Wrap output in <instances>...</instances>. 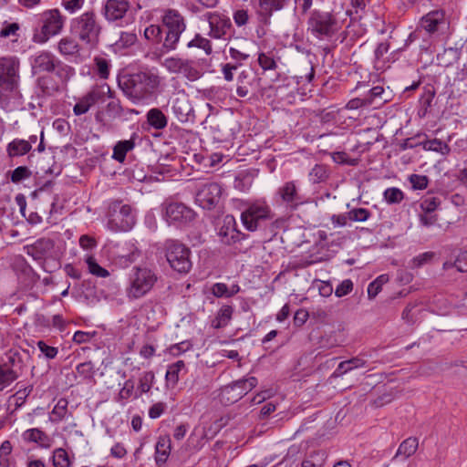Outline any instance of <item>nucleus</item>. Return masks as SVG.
I'll use <instances>...</instances> for the list:
<instances>
[{
	"label": "nucleus",
	"mask_w": 467,
	"mask_h": 467,
	"mask_svg": "<svg viewBox=\"0 0 467 467\" xmlns=\"http://www.w3.org/2000/svg\"><path fill=\"white\" fill-rule=\"evenodd\" d=\"M252 86L249 73L242 71L237 78L236 94L240 98H245L249 94V88Z\"/></svg>",
	"instance_id": "41"
},
{
	"label": "nucleus",
	"mask_w": 467,
	"mask_h": 467,
	"mask_svg": "<svg viewBox=\"0 0 467 467\" xmlns=\"http://www.w3.org/2000/svg\"><path fill=\"white\" fill-rule=\"evenodd\" d=\"M257 62L264 71L275 70L277 68V63L272 52H260L258 54Z\"/></svg>",
	"instance_id": "47"
},
{
	"label": "nucleus",
	"mask_w": 467,
	"mask_h": 467,
	"mask_svg": "<svg viewBox=\"0 0 467 467\" xmlns=\"http://www.w3.org/2000/svg\"><path fill=\"white\" fill-rule=\"evenodd\" d=\"M384 88L381 86H376L369 89L367 95L364 96L365 100L370 102V106L377 105L380 106L388 101L387 99H383Z\"/></svg>",
	"instance_id": "44"
},
{
	"label": "nucleus",
	"mask_w": 467,
	"mask_h": 467,
	"mask_svg": "<svg viewBox=\"0 0 467 467\" xmlns=\"http://www.w3.org/2000/svg\"><path fill=\"white\" fill-rule=\"evenodd\" d=\"M17 378L16 368H9L7 364H0V391L11 385Z\"/></svg>",
	"instance_id": "37"
},
{
	"label": "nucleus",
	"mask_w": 467,
	"mask_h": 467,
	"mask_svg": "<svg viewBox=\"0 0 467 467\" xmlns=\"http://www.w3.org/2000/svg\"><path fill=\"white\" fill-rule=\"evenodd\" d=\"M222 187L217 182L203 184L196 193L195 202L204 210L214 209L220 202Z\"/></svg>",
	"instance_id": "20"
},
{
	"label": "nucleus",
	"mask_w": 467,
	"mask_h": 467,
	"mask_svg": "<svg viewBox=\"0 0 467 467\" xmlns=\"http://www.w3.org/2000/svg\"><path fill=\"white\" fill-rule=\"evenodd\" d=\"M196 213L182 202H171L165 209V218L169 224L182 227L192 223Z\"/></svg>",
	"instance_id": "19"
},
{
	"label": "nucleus",
	"mask_w": 467,
	"mask_h": 467,
	"mask_svg": "<svg viewBox=\"0 0 467 467\" xmlns=\"http://www.w3.org/2000/svg\"><path fill=\"white\" fill-rule=\"evenodd\" d=\"M37 347L40 352L45 356L47 359H54L58 354V348L56 347H52L47 345L45 341L39 340L37 342Z\"/></svg>",
	"instance_id": "64"
},
{
	"label": "nucleus",
	"mask_w": 467,
	"mask_h": 467,
	"mask_svg": "<svg viewBox=\"0 0 467 467\" xmlns=\"http://www.w3.org/2000/svg\"><path fill=\"white\" fill-rule=\"evenodd\" d=\"M181 74L192 81L196 80L201 77V73L194 67L193 61L188 59H184Z\"/></svg>",
	"instance_id": "53"
},
{
	"label": "nucleus",
	"mask_w": 467,
	"mask_h": 467,
	"mask_svg": "<svg viewBox=\"0 0 467 467\" xmlns=\"http://www.w3.org/2000/svg\"><path fill=\"white\" fill-rule=\"evenodd\" d=\"M163 29V51L174 50L180 40L181 35L186 29V22L183 16L175 9H167L161 17Z\"/></svg>",
	"instance_id": "9"
},
{
	"label": "nucleus",
	"mask_w": 467,
	"mask_h": 467,
	"mask_svg": "<svg viewBox=\"0 0 467 467\" xmlns=\"http://www.w3.org/2000/svg\"><path fill=\"white\" fill-rule=\"evenodd\" d=\"M13 269L20 283L26 288H32L40 280V275L22 255L16 258Z\"/></svg>",
	"instance_id": "21"
},
{
	"label": "nucleus",
	"mask_w": 467,
	"mask_h": 467,
	"mask_svg": "<svg viewBox=\"0 0 467 467\" xmlns=\"http://www.w3.org/2000/svg\"><path fill=\"white\" fill-rule=\"evenodd\" d=\"M73 67L66 64L53 53L49 51H42L38 53L33 59L32 69L36 73H53L54 70H69Z\"/></svg>",
	"instance_id": "17"
},
{
	"label": "nucleus",
	"mask_w": 467,
	"mask_h": 467,
	"mask_svg": "<svg viewBox=\"0 0 467 467\" xmlns=\"http://www.w3.org/2000/svg\"><path fill=\"white\" fill-rule=\"evenodd\" d=\"M5 364H7L9 366V368H16V373L18 375L21 373L22 368L24 367V362L22 359V356L17 351L10 350L7 353V362Z\"/></svg>",
	"instance_id": "52"
},
{
	"label": "nucleus",
	"mask_w": 467,
	"mask_h": 467,
	"mask_svg": "<svg viewBox=\"0 0 467 467\" xmlns=\"http://www.w3.org/2000/svg\"><path fill=\"white\" fill-rule=\"evenodd\" d=\"M185 368V363L183 360H178L171 365L168 366L166 375H165V380L167 386H171V388H174L180 378L179 374L180 372Z\"/></svg>",
	"instance_id": "35"
},
{
	"label": "nucleus",
	"mask_w": 467,
	"mask_h": 467,
	"mask_svg": "<svg viewBox=\"0 0 467 467\" xmlns=\"http://www.w3.org/2000/svg\"><path fill=\"white\" fill-rule=\"evenodd\" d=\"M23 438L27 442H36L43 448L51 446L50 437L43 431L37 428L26 430L23 433Z\"/></svg>",
	"instance_id": "30"
},
{
	"label": "nucleus",
	"mask_w": 467,
	"mask_h": 467,
	"mask_svg": "<svg viewBox=\"0 0 467 467\" xmlns=\"http://www.w3.org/2000/svg\"><path fill=\"white\" fill-rule=\"evenodd\" d=\"M329 177V170L327 165L316 164L309 172V179L313 183L325 182Z\"/></svg>",
	"instance_id": "43"
},
{
	"label": "nucleus",
	"mask_w": 467,
	"mask_h": 467,
	"mask_svg": "<svg viewBox=\"0 0 467 467\" xmlns=\"http://www.w3.org/2000/svg\"><path fill=\"white\" fill-rule=\"evenodd\" d=\"M144 36L147 40H150L153 43L163 45V29L160 25H150L144 30ZM161 52L163 51V46L161 47Z\"/></svg>",
	"instance_id": "40"
},
{
	"label": "nucleus",
	"mask_w": 467,
	"mask_h": 467,
	"mask_svg": "<svg viewBox=\"0 0 467 467\" xmlns=\"http://www.w3.org/2000/svg\"><path fill=\"white\" fill-rule=\"evenodd\" d=\"M306 25L307 31L320 40L331 39L342 28V22L338 17V14L333 10H312L309 13Z\"/></svg>",
	"instance_id": "3"
},
{
	"label": "nucleus",
	"mask_w": 467,
	"mask_h": 467,
	"mask_svg": "<svg viewBox=\"0 0 467 467\" xmlns=\"http://www.w3.org/2000/svg\"><path fill=\"white\" fill-rule=\"evenodd\" d=\"M157 280L158 277L151 269L134 266L129 276L126 296L130 301L142 298L152 290Z\"/></svg>",
	"instance_id": "5"
},
{
	"label": "nucleus",
	"mask_w": 467,
	"mask_h": 467,
	"mask_svg": "<svg viewBox=\"0 0 467 467\" xmlns=\"http://www.w3.org/2000/svg\"><path fill=\"white\" fill-rule=\"evenodd\" d=\"M162 78L157 69L142 67L118 77V85L133 103L152 101L161 92Z\"/></svg>",
	"instance_id": "1"
},
{
	"label": "nucleus",
	"mask_w": 467,
	"mask_h": 467,
	"mask_svg": "<svg viewBox=\"0 0 467 467\" xmlns=\"http://www.w3.org/2000/svg\"><path fill=\"white\" fill-rule=\"evenodd\" d=\"M24 251L47 273L51 274L60 267L55 251V242L50 238H38L34 243L25 245Z\"/></svg>",
	"instance_id": "4"
},
{
	"label": "nucleus",
	"mask_w": 467,
	"mask_h": 467,
	"mask_svg": "<svg viewBox=\"0 0 467 467\" xmlns=\"http://www.w3.org/2000/svg\"><path fill=\"white\" fill-rule=\"evenodd\" d=\"M65 16L57 8L44 11L37 17V26L34 28L33 41L46 43L50 37L59 34L64 26Z\"/></svg>",
	"instance_id": "8"
},
{
	"label": "nucleus",
	"mask_w": 467,
	"mask_h": 467,
	"mask_svg": "<svg viewBox=\"0 0 467 467\" xmlns=\"http://www.w3.org/2000/svg\"><path fill=\"white\" fill-rule=\"evenodd\" d=\"M58 51L63 56H77L79 55L81 46L78 42V38L74 36H65L60 39L57 45Z\"/></svg>",
	"instance_id": "31"
},
{
	"label": "nucleus",
	"mask_w": 467,
	"mask_h": 467,
	"mask_svg": "<svg viewBox=\"0 0 467 467\" xmlns=\"http://www.w3.org/2000/svg\"><path fill=\"white\" fill-rule=\"evenodd\" d=\"M30 152V144L23 139H14L6 145V153L11 161L29 153L27 159L30 161L33 157V153Z\"/></svg>",
	"instance_id": "27"
},
{
	"label": "nucleus",
	"mask_w": 467,
	"mask_h": 467,
	"mask_svg": "<svg viewBox=\"0 0 467 467\" xmlns=\"http://www.w3.org/2000/svg\"><path fill=\"white\" fill-rule=\"evenodd\" d=\"M54 467H69L70 461L67 452L62 449H56L53 455Z\"/></svg>",
	"instance_id": "55"
},
{
	"label": "nucleus",
	"mask_w": 467,
	"mask_h": 467,
	"mask_svg": "<svg viewBox=\"0 0 467 467\" xmlns=\"http://www.w3.org/2000/svg\"><path fill=\"white\" fill-rule=\"evenodd\" d=\"M95 65L97 74L100 78L107 79L109 76V63L106 58L96 57Z\"/></svg>",
	"instance_id": "62"
},
{
	"label": "nucleus",
	"mask_w": 467,
	"mask_h": 467,
	"mask_svg": "<svg viewBox=\"0 0 467 467\" xmlns=\"http://www.w3.org/2000/svg\"><path fill=\"white\" fill-rule=\"evenodd\" d=\"M419 23L420 28H422L430 36L444 35L450 28V21L442 9L430 11L420 17Z\"/></svg>",
	"instance_id": "15"
},
{
	"label": "nucleus",
	"mask_w": 467,
	"mask_h": 467,
	"mask_svg": "<svg viewBox=\"0 0 467 467\" xmlns=\"http://www.w3.org/2000/svg\"><path fill=\"white\" fill-rule=\"evenodd\" d=\"M76 372L83 380L92 381L96 373V368L92 361L79 363L76 367Z\"/></svg>",
	"instance_id": "42"
},
{
	"label": "nucleus",
	"mask_w": 467,
	"mask_h": 467,
	"mask_svg": "<svg viewBox=\"0 0 467 467\" xmlns=\"http://www.w3.org/2000/svg\"><path fill=\"white\" fill-rule=\"evenodd\" d=\"M32 176V171L26 166H18L10 172V180L13 183H19Z\"/></svg>",
	"instance_id": "51"
},
{
	"label": "nucleus",
	"mask_w": 467,
	"mask_h": 467,
	"mask_svg": "<svg viewBox=\"0 0 467 467\" xmlns=\"http://www.w3.org/2000/svg\"><path fill=\"white\" fill-rule=\"evenodd\" d=\"M234 308L232 306L223 305L212 320L211 326L215 329L225 327L232 319Z\"/></svg>",
	"instance_id": "33"
},
{
	"label": "nucleus",
	"mask_w": 467,
	"mask_h": 467,
	"mask_svg": "<svg viewBox=\"0 0 467 467\" xmlns=\"http://www.w3.org/2000/svg\"><path fill=\"white\" fill-rule=\"evenodd\" d=\"M109 250L112 259L122 266H128L140 255V251L130 241L110 244Z\"/></svg>",
	"instance_id": "18"
},
{
	"label": "nucleus",
	"mask_w": 467,
	"mask_h": 467,
	"mask_svg": "<svg viewBox=\"0 0 467 467\" xmlns=\"http://www.w3.org/2000/svg\"><path fill=\"white\" fill-rule=\"evenodd\" d=\"M257 383V379L252 376L223 386L219 394L220 402L224 406L234 404L249 393Z\"/></svg>",
	"instance_id": "13"
},
{
	"label": "nucleus",
	"mask_w": 467,
	"mask_h": 467,
	"mask_svg": "<svg viewBox=\"0 0 467 467\" xmlns=\"http://www.w3.org/2000/svg\"><path fill=\"white\" fill-rule=\"evenodd\" d=\"M389 281L387 275H380L375 280L368 284V299H374L379 292L382 290V285Z\"/></svg>",
	"instance_id": "46"
},
{
	"label": "nucleus",
	"mask_w": 467,
	"mask_h": 467,
	"mask_svg": "<svg viewBox=\"0 0 467 467\" xmlns=\"http://www.w3.org/2000/svg\"><path fill=\"white\" fill-rule=\"evenodd\" d=\"M371 216L366 208H354L348 212V219L353 222H365Z\"/></svg>",
	"instance_id": "60"
},
{
	"label": "nucleus",
	"mask_w": 467,
	"mask_h": 467,
	"mask_svg": "<svg viewBox=\"0 0 467 467\" xmlns=\"http://www.w3.org/2000/svg\"><path fill=\"white\" fill-rule=\"evenodd\" d=\"M130 7L127 0H107L104 5V16L108 21L122 19Z\"/></svg>",
	"instance_id": "25"
},
{
	"label": "nucleus",
	"mask_w": 467,
	"mask_h": 467,
	"mask_svg": "<svg viewBox=\"0 0 467 467\" xmlns=\"http://www.w3.org/2000/svg\"><path fill=\"white\" fill-rule=\"evenodd\" d=\"M275 201L285 207L289 213L296 211L306 203V199L300 192L299 185L296 181L284 182L275 192Z\"/></svg>",
	"instance_id": "14"
},
{
	"label": "nucleus",
	"mask_w": 467,
	"mask_h": 467,
	"mask_svg": "<svg viewBox=\"0 0 467 467\" xmlns=\"http://www.w3.org/2000/svg\"><path fill=\"white\" fill-rule=\"evenodd\" d=\"M192 348V344L189 340H184L177 344L171 345L168 348V352L173 356L178 357L182 355V353H185Z\"/></svg>",
	"instance_id": "59"
},
{
	"label": "nucleus",
	"mask_w": 467,
	"mask_h": 467,
	"mask_svg": "<svg viewBox=\"0 0 467 467\" xmlns=\"http://www.w3.org/2000/svg\"><path fill=\"white\" fill-rule=\"evenodd\" d=\"M69 32L83 45L90 49L98 47L102 26L93 10H88L70 20Z\"/></svg>",
	"instance_id": "2"
},
{
	"label": "nucleus",
	"mask_w": 467,
	"mask_h": 467,
	"mask_svg": "<svg viewBox=\"0 0 467 467\" xmlns=\"http://www.w3.org/2000/svg\"><path fill=\"white\" fill-rule=\"evenodd\" d=\"M67 405H68V401L66 399H64V398L59 399L51 411V417H50L51 421H53V422L61 421L65 418V416L67 412Z\"/></svg>",
	"instance_id": "45"
},
{
	"label": "nucleus",
	"mask_w": 467,
	"mask_h": 467,
	"mask_svg": "<svg viewBox=\"0 0 467 467\" xmlns=\"http://www.w3.org/2000/svg\"><path fill=\"white\" fill-rule=\"evenodd\" d=\"M384 200L389 204H398L400 203L404 199V193L403 192L396 187L388 188L385 190L384 193Z\"/></svg>",
	"instance_id": "49"
},
{
	"label": "nucleus",
	"mask_w": 467,
	"mask_h": 467,
	"mask_svg": "<svg viewBox=\"0 0 467 467\" xmlns=\"http://www.w3.org/2000/svg\"><path fill=\"white\" fill-rule=\"evenodd\" d=\"M275 214L265 198L250 202L241 213V222L249 232H255L264 223L272 221Z\"/></svg>",
	"instance_id": "7"
},
{
	"label": "nucleus",
	"mask_w": 467,
	"mask_h": 467,
	"mask_svg": "<svg viewBox=\"0 0 467 467\" xmlns=\"http://www.w3.org/2000/svg\"><path fill=\"white\" fill-rule=\"evenodd\" d=\"M210 26L209 36L213 38H225L230 34L232 23L230 18L218 14H210L208 17Z\"/></svg>",
	"instance_id": "24"
},
{
	"label": "nucleus",
	"mask_w": 467,
	"mask_h": 467,
	"mask_svg": "<svg viewBox=\"0 0 467 467\" xmlns=\"http://www.w3.org/2000/svg\"><path fill=\"white\" fill-rule=\"evenodd\" d=\"M138 40L137 34L134 32H121L119 39L116 46L120 48H128L133 46Z\"/></svg>",
	"instance_id": "57"
},
{
	"label": "nucleus",
	"mask_w": 467,
	"mask_h": 467,
	"mask_svg": "<svg viewBox=\"0 0 467 467\" xmlns=\"http://www.w3.org/2000/svg\"><path fill=\"white\" fill-rule=\"evenodd\" d=\"M135 223V213L130 205L123 204L120 200L110 202L108 212V226L110 230L127 232Z\"/></svg>",
	"instance_id": "12"
},
{
	"label": "nucleus",
	"mask_w": 467,
	"mask_h": 467,
	"mask_svg": "<svg viewBox=\"0 0 467 467\" xmlns=\"http://www.w3.org/2000/svg\"><path fill=\"white\" fill-rule=\"evenodd\" d=\"M169 265L180 274H187L192 266L191 250L177 239H166L161 248Z\"/></svg>",
	"instance_id": "6"
},
{
	"label": "nucleus",
	"mask_w": 467,
	"mask_h": 467,
	"mask_svg": "<svg viewBox=\"0 0 467 467\" xmlns=\"http://www.w3.org/2000/svg\"><path fill=\"white\" fill-rule=\"evenodd\" d=\"M434 252L422 253L410 260V265L411 268H420L422 265L429 264L435 257Z\"/></svg>",
	"instance_id": "56"
},
{
	"label": "nucleus",
	"mask_w": 467,
	"mask_h": 467,
	"mask_svg": "<svg viewBox=\"0 0 467 467\" xmlns=\"http://www.w3.org/2000/svg\"><path fill=\"white\" fill-rule=\"evenodd\" d=\"M20 62L16 57H0V104L6 101V93L18 88Z\"/></svg>",
	"instance_id": "10"
},
{
	"label": "nucleus",
	"mask_w": 467,
	"mask_h": 467,
	"mask_svg": "<svg viewBox=\"0 0 467 467\" xmlns=\"http://www.w3.org/2000/svg\"><path fill=\"white\" fill-rule=\"evenodd\" d=\"M104 88L101 85L94 86L85 96H83L73 108L76 116H80L88 111V109L98 104L105 101Z\"/></svg>",
	"instance_id": "22"
},
{
	"label": "nucleus",
	"mask_w": 467,
	"mask_h": 467,
	"mask_svg": "<svg viewBox=\"0 0 467 467\" xmlns=\"http://www.w3.org/2000/svg\"><path fill=\"white\" fill-rule=\"evenodd\" d=\"M20 25L16 22L9 23L5 21L0 30V37L7 38L10 36H19Z\"/></svg>",
	"instance_id": "54"
},
{
	"label": "nucleus",
	"mask_w": 467,
	"mask_h": 467,
	"mask_svg": "<svg viewBox=\"0 0 467 467\" xmlns=\"http://www.w3.org/2000/svg\"><path fill=\"white\" fill-rule=\"evenodd\" d=\"M440 204V198L433 195H427L421 200L420 206L425 213H431L437 210Z\"/></svg>",
	"instance_id": "50"
},
{
	"label": "nucleus",
	"mask_w": 467,
	"mask_h": 467,
	"mask_svg": "<svg viewBox=\"0 0 467 467\" xmlns=\"http://www.w3.org/2000/svg\"><path fill=\"white\" fill-rule=\"evenodd\" d=\"M75 75V69L57 71V78L53 73H46L36 78V88L38 97H52L57 93L67 90V83Z\"/></svg>",
	"instance_id": "11"
},
{
	"label": "nucleus",
	"mask_w": 467,
	"mask_h": 467,
	"mask_svg": "<svg viewBox=\"0 0 467 467\" xmlns=\"http://www.w3.org/2000/svg\"><path fill=\"white\" fill-rule=\"evenodd\" d=\"M125 113V109L122 107L119 99L110 100L104 109H99L95 114V119L99 123H104L105 117L108 116L110 119H115L122 117Z\"/></svg>",
	"instance_id": "26"
},
{
	"label": "nucleus",
	"mask_w": 467,
	"mask_h": 467,
	"mask_svg": "<svg viewBox=\"0 0 467 467\" xmlns=\"http://www.w3.org/2000/svg\"><path fill=\"white\" fill-rule=\"evenodd\" d=\"M172 109L175 114L179 116L180 120H187V116L191 111V108L187 102L180 101L176 99L172 105Z\"/></svg>",
	"instance_id": "61"
},
{
	"label": "nucleus",
	"mask_w": 467,
	"mask_h": 467,
	"mask_svg": "<svg viewBox=\"0 0 467 467\" xmlns=\"http://www.w3.org/2000/svg\"><path fill=\"white\" fill-rule=\"evenodd\" d=\"M421 147L424 150L439 152L444 156L449 155L451 152V147L440 139L427 140L425 138L424 140H421Z\"/></svg>",
	"instance_id": "36"
},
{
	"label": "nucleus",
	"mask_w": 467,
	"mask_h": 467,
	"mask_svg": "<svg viewBox=\"0 0 467 467\" xmlns=\"http://www.w3.org/2000/svg\"><path fill=\"white\" fill-rule=\"evenodd\" d=\"M427 138L426 134L418 133L413 137L407 138L403 140H401L399 144L400 150H405L408 149H414L418 146H421V140L420 138Z\"/></svg>",
	"instance_id": "58"
},
{
	"label": "nucleus",
	"mask_w": 467,
	"mask_h": 467,
	"mask_svg": "<svg viewBox=\"0 0 467 467\" xmlns=\"http://www.w3.org/2000/svg\"><path fill=\"white\" fill-rule=\"evenodd\" d=\"M155 381V374L153 371H144L139 378V384L134 394V399H139L142 394L150 390Z\"/></svg>",
	"instance_id": "34"
},
{
	"label": "nucleus",
	"mask_w": 467,
	"mask_h": 467,
	"mask_svg": "<svg viewBox=\"0 0 467 467\" xmlns=\"http://www.w3.org/2000/svg\"><path fill=\"white\" fill-rule=\"evenodd\" d=\"M290 0H258L256 14L258 20L263 25H269L274 13L285 8Z\"/></svg>",
	"instance_id": "23"
},
{
	"label": "nucleus",
	"mask_w": 467,
	"mask_h": 467,
	"mask_svg": "<svg viewBox=\"0 0 467 467\" xmlns=\"http://www.w3.org/2000/svg\"><path fill=\"white\" fill-rule=\"evenodd\" d=\"M171 451V440L169 435H161L155 445V462L158 466L164 464Z\"/></svg>",
	"instance_id": "28"
},
{
	"label": "nucleus",
	"mask_w": 467,
	"mask_h": 467,
	"mask_svg": "<svg viewBox=\"0 0 467 467\" xmlns=\"http://www.w3.org/2000/svg\"><path fill=\"white\" fill-rule=\"evenodd\" d=\"M146 119L148 124L155 130H163L168 125V118L158 108L150 109L146 114Z\"/></svg>",
	"instance_id": "32"
},
{
	"label": "nucleus",
	"mask_w": 467,
	"mask_h": 467,
	"mask_svg": "<svg viewBox=\"0 0 467 467\" xmlns=\"http://www.w3.org/2000/svg\"><path fill=\"white\" fill-rule=\"evenodd\" d=\"M86 263L88 265V272L98 277H108L109 275V272L100 266L94 256L89 255L86 258Z\"/></svg>",
	"instance_id": "48"
},
{
	"label": "nucleus",
	"mask_w": 467,
	"mask_h": 467,
	"mask_svg": "<svg viewBox=\"0 0 467 467\" xmlns=\"http://www.w3.org/2000/svg\"><path fill=\"white\" fill-rule=\"evenodd\" d=\"M138 137L136 133H133L130 140H124L118 141L113 148L112 158L123 163L126 160L127 153L132 150L135 147V139Z\"/></svg>",
	"instance_id": "29"
},
{
	"label": "nucleus",
	"mask_w": 467,
	"mask_h": 467,
	"mask_svg": "<svg viewBox=\"0 0 467 467\" xmlns=\"http://www.w3.org/2000/svg\"><path fill=\"white\" fill-rule=\"evenodd\" d=\"M186 47L188 48L202 49L208 56L213 53V46L211 41L200 34H195L194 37L186 44Z\"/></svg>",
	"instance_id": "39"
},
{
	"label": "nucleus",
	"mask_w": 467,
	"mask_h": 467,
	"mask_svg": "<svg viewBox=\"0 0 467 467\" xmlns=\"http://www.w3.org/2000/svg\"><path fill=\"white\" fill-rule=\"evenodd\" d=\"M418 445L419 441L416 437H409L400 444L395 457L400 455H403L405 458L410 457L416 452Z\"/></svg>",
	"instance_id": "38"
},
{
	"label": "nucleus",
	"mask_w": 467,
	"mask_h": 467,
	"mask_svg": "<svg viewBox=\"0 0 467 467\" xmlns=\"http://www.w3.org/2000/svg\"><path fill=\"white\" fill-rule=\"evenodd\" d=\"M409 181L415 190H424L429 184V178L426 175L411 174Z\"/></svg>",
	"instance_id": "63"
},
{
	"label": "nucleus",
	"mask_w": 467,
	"mask_h": 467,
	"mask_svg": "<svg viewBox=\"0 0 467 467\" xmlns=\"http://www.w3.org/2000/svg\"><path fill=\"white\" fill-rule=\"evenodd\" d=\"M218 236L222 244L232 246L249 237L248 234L241 232L238 223L232 214H226L223 219Z\"/></svg>",
	"instance_id": "16"
}]
</instances>
